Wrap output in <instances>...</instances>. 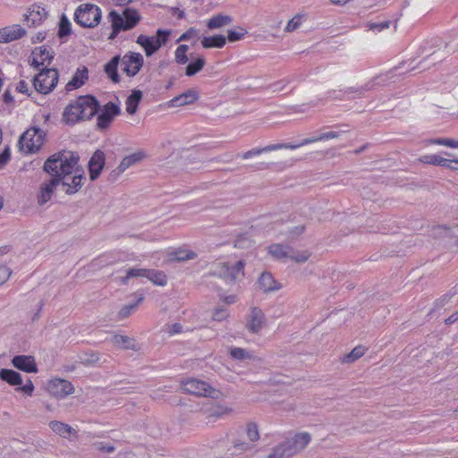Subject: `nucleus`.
<instances>
[{"label":"nucleus","mask_w":458,"mask_h":458,"mask_svg":"<svg viewBox=\"0 0 458 458\" xmlns=\"http://www.w3.org/2000/svg\"><path fill=\"white\" fill-rule=\"evenodd\" d=\"M123 72L129 77H134L140 71L144 64V58L141 54L128 52L120 60Z\"/></svg>","instance_id":"nucleus-11"},{"label":"nucleus","mask_w":458,"mask_h":458,"mask_svg":"<svg viewBox=\"0 0 458 458\" xmlns=\"http://www.w3.org/2000/svg\"><path fill=\"white\" fill-rule=\"evenodd\" d=\"M246 435L250 442H256L259 439L258 425L254 422H249L246 425Z\"/></svg>","instance_id":"nucleus-45"},{"label":"nucleus","mask_w":458,"mask_h":458,"mask_svg":"<svg viewBox=\"0 0 458 458\" xmlns=\"http://www.w3.org/2000/svg\"><path fill=\"white\" fill-rule=\"evenodd\" d=\"M389 26H390V21H381V22H371L369 24V30H377V31H381L385 29H387V28H389Z\"/></svg>","instance_id":"nucleus-57"},{"label":"nucleus","mask_w":458,"mask_h":458,"mask_svg":"<svg viewBox=\"0 0 458 458\" xmlns=\"http://www.w3.org/2000/svg\"><path fill=\"white\" fill-rule=\"evenodd\" d=\"M51 176L52 178L47 182H44L40 186V191L38 196V203L40 206H43L51 199L54 190L60 184V181H62L61 178L56 177V175Z\"/></svg>","instance_id":"nucleus-19"},{"label":"nucleus","mask_w":458,"mask_h":458,"mask_svg":"<svg viewBox=\"0 0 458 458\" xmlns=\"http://www.w3.org/2000/svg\"><path fill=\"white\" fill-rule=\"evenodd\" d=\"M365 350V347L362 345L356 346L351 352L343 357L342 361L346 363L353 362L364 355Z\"/></svg>","instance_id":"nucleus-39"},{"label":"nucleus","mask_w":458,"mask_h":458,"mask_svg":"<svg viewBox=\"0 0 458 458\" xmlns=\"http://www.w3.org/2000/svg\"><path fill=\"white\" fill-rule=\"evenodd\" d=\"M147 269L145 268H130L127 270L126 276L122 278L123 284H127L131 277H145Z\"/></svg>","instance_id":"nucleus-48"},{"label":"nucleus","mask_w":458,"mask_h":458,"mask_svg":"<svg viewBox=\"0 0 458 458\" xmlns=\"http://www.w3.org/2000/svg\"><path fill=\"white\" fill-rule=\"evenodd\" d=\"M49 428L58 436L64 438H68L70 435H76L77 432L70 425L58 420H52L49 422Z\"/></svg>","instance_id":"nucleus-27"},{"label":"nucleus","mask_w":458,"mask_h":458,"mask_svg":"<svg viewBox=\"0 0 458 458\" xmlns=\"http://www.w3.org/2000/svg\"><path fill=\"white\" fill-rule=\"evenodd\" d=\"M247 30L242 27H238L237 30H229L227 31V39L229 42H236L241 40L246 34Z\"/></svg>","instance_id":"nucleus-44"},{"label":"nucleus","mask_w":458,"mask_h":458,"mask_svg":"<svg viewBox=\"0 0 458 458\" xmlns=\"http://www.w3.org/2000/svg\"><path fill=\"white\" fill-rule=\"evenodd\" d=\"M189 47L187 45H180L174 53L175 61L179 64H185L189 61L187 51Z\"/></svg>","instance_id":"nucleus-43"},{"label":"nucleus","mask_w":458,"mask_h":458,"mask_svg":"<svg viewBox=\"0 0 458 458\" xmlns=\"http://www.w3.org/2000/svg\"><path fill=\"white\" fill-rule=\"evenodd\" d=\"M99 360V356L96 352H92L89 354V358L83 360L84 364H92L98 362Z\"/></svg>","instance_id":"nucleus-64"},{"label":"nucleus","mask_w":458,"mask_h":458,"mask_svg":"<svg viewBox=\"0 0 458 458\" xmlns=\"http://www.w3.org/2000/svg\"><path fill=\"white\" fill-rule=\"evenodd\" d=\"M16 391L23 392L27 395L31 396L34 392V385L30 379H28L27 383L21 386H19V387H16Z\"/></svg>","instance_id":"nucleus-55"},{"label":"nucleus","mask_w":458,"mask_h":458,"mask_svg":"<svg viewBox=\"0 0 458 458\" xmlns=\"http://www.w3.org/2000/svg\"><path fill=\"white\" fill-rule=\"evenodd\" d=\"M226 43V38L223 35H213L204 37L201 40V45L204 48H222Z\"/></svg>","instance_id":"nucleus-34"},{"label":"nucleus","mask_w":458,"mask_h":458,"mask_svg":"<svg viewBox=\"0 0 458 458\" xmlns=\"http://www.w3.org/2000/svg\"><path fill=\"white\" fill-rule=\"evenodd\" d=\"M199 99V93L197 90L191 89H187L183 93L174 97L168 102V106H182L191 105Z\"/></svg>","instance_id":"nucleus-21"},{"label":"nucleus","mask_w":458,"mask_h":458,"mask_svg":"<svg viewBox=\"0 0 458 458\" xmlns=\"http://www.w3.org/2000/svg\"><path fill=\"white\" fill-rule=\"evenodd\" d=\"M432 143L458 148V140L453 139L438 138L431 140Z\"/></svg>","instance_id":"nucleus-51"},{"label":"nucleus","mask_w":458,"mask_h":458,"mask_svg":"<svg viewBox=\"0 0 458 458\" xmlns=\"http://www.w3.org/2000/svg\"><path fill=\"white\" fill-rule=\"evenodd\" d=\"M112 342L114 345L120 346L126 350L135 349L134 339L126 335H114L112 338Z\"/></svg>","instance_id":"nucleus-37"},{"label":"nucleus","mask_w":458,"mask_h":458,"mask_svg":"<svg viewBox=\"0 0 458 458\" xmlns=\"http://www.w3.org/2000/svg\"><path fill=\"white\" fill-rule=\"evenodd\" d=\"M54 58V55L49 53L46 47H37L32 51V63L31 65L36 69L40 66L49 64Z\"/></svg>","instance_id":"nucleus-22"},{"label":"nucleus","mask_w":458,"mask_h":458,"mask_svg":"<svg viewBox=\"0 0 458 458\" xmlns=\"http://www.w3.org/2000/svg\"><path fill=\"white\" fill-rule=\"evenodd\" d=\"M259 285L265 293L275 292L281 289V284L267 272L261 274L259 278Z\"/></svg>","instance_id":"nucleus-25"},{"label":"nucleus","mask_w":458,"mask_h":458,"mask_svg":"<svg viewBox=\"0 0 458 458\" xmlns=\"http://www.w3.org/2000/svg\"><path fill=\"white\" fill-rule=\"evenodd\" d=\"M112 32L108 39L114 40L121 31L131 30L137 26L141 16L137 9L126 7L122 13L112 10L108 13Z\"/></svg>","instance_id":"nucleus-3"},{"label":"nucleus","mask_w":458,"mask_h":458,"mask_svg":"<svg viewBox=\"0 0 458 458\" xmlns=\"http://www.w3.org/2000/svg\"><path fill=\"white\" fill-rule=\"evenodd\" d=\"M421 163L439 165V166H450L452 164H458V159H447L438 155H426L419 158Z\"/></svg>","instance_id":"nucleus-26"},{"label":"nucleus","mask_w":458,"mask_h":458,"mask_svg":"<svg viewBox=\"0 0 458 458\" xmlns=\"http://www.w3.org/2000/svg\"><path fill=\"white\" fill-rule=\"evenodd\" d=\"M454 230L458 232V225H456L453 229L445 225H438L436 228H434V235L440 237H452L454 235V233H453Z\"/></svg>","instance_id":"nucleus-46"},{"label":"nucleus","mask_w":458,"mask_h":458,"mask_svg":"<svg viewBox=\"0 0 458 458\" xmlns=\"http://www.w3.org/2000/svg\"><path fill=\"white\" fill-rule=\"evenodd\" d=\"M72 32L71 22L68 18L63 14L59 22L58 36L64 38L69 36Z\"/></svg>","instance_id":"nucleus-42"},{"label":"nucleus","mask_w":458,"mask_h":458,"mask_svg":"<svg viewBox=\"0 0 458 458\" xmlns=\"http://www.w3.org/2000/svg\"><path fill=\"white\" fill-rule=\"evenodd\" d=\"M13 366L27 373H37L35 358L31 355H16L11 360Z\"/></svg>","instance_id":"nucleus-18"},{"label":"nucleus","mask_w":458,"mask_h":458,"mask_svg":"<svg viewBox=\"0 0 458 458\" xmlns=\"http://www.w3.org/2000/svg\"><path fill=\"white\" fill-rule=\"evenodd\" d=\"M142 98V92L140 89H133L131 94L125 101L126 112L129 114H134L137 112L138 106Z\"/></svg>","instance_id":"nucleus-31"},{"label":"nucleus","mask_w":458,"mask_h":458,"mask_svg":"<svg viewBox=\"0 0 458 458\" xmlns=\"http://www.w3.org/2000/svg\"><path fill=\"white\" fill-rule=\"evenodd\" d=\"M26 35V30L20 24L0 29V43H8L21 38Z\"/></svg>","instance_id":"nucleus-20"},{"label":"nucleus","mask_w":458,"mask_h":458,"mask_svg":"<svg viewBox=\"0 0 458 458\" xmlns=\"http://www.w3.org/2000/svg\"><path fill=\"white\" fill-rule=\"evenodd\" d=\"M451 298H452V295L445 294L444 296H442L440 299H438L436 301V307H437V308L444 307L450 301Z\"/></svg>","instance_id":"nucleus-62"},{"label":"nucleus","mask_w":458,"mask_h":458,"mask_svg":"<svg viewBox=\"0 0 458 458\" xmlns=\"http://www.w3.org/2000/svg\"><path fill=\"white\" fill-rule=\"evenodd\" d=\"M302 16L300 14L294 15L287 23L285 31L292 32L297 30L301 24Z\"/></svg>","instance_id":"nucleus-50"},{"label":"nucleus","mask_w":458,"mask_h":458,"mask_svg":"<svg viewBox=\"0 0 458 458\" xmlns=\"http://www.w3.org/2000/svg\"><path fill=\"white\" fill-rule=\"evenodd\" d=\"M347 131H349L348 130H342V131H331L321 133L318 136L306 138V139L302 140L301 142L296 143V144H293V143H278V144L267 145V146H266L264 148H252L250 150H248V151L244 152L242 154V157L243 159H249V158H250L252 157L260 155L262 153H266V152H269V151H274V150H278V149H282V148L295 149V148H301L302 146H305V145H308V144H310V143H314V142H317V141L325 140H331V139H337L342 134H344V133H345Z\"/></svg>","instance_id":"nucleus-2"},{"label":"nucleus","mask_w":458,"mask_h":458,"mask_svg":"<svg viewBox=\"0 0 458 458\" xmlns=\"http://www.w3.org/2000/svg\"><path fill=\"white\" fill-rule=\"evenodd\" d=\"M173 256L174 260L186 261L195 259L197 254L194 251L177 250L173 254Z\"/></svg>","instance_id":"nucleus-49"},{"label":"nucleus","mask_w":458,"mask_h":458,"mask_svg":"<svg viewBox=\"0 0 458 458\" xmlns=\"http://www.w3.org/2000/svg\"><path fill=\"white\" fill-rule=\"evenodd\" d=\"M288 250H289L288 247H284L281 244H272L268 248L269 253L276 259L288 258V255H289Z\"/></svg>","instance_id":"nucleus-41"},{"label":"nucleus","mask_w":458,"mask_h":458,"mask_svg":"<svg viewBox=\"0 0 458 458\" xmlns=\"http://www.w3.org/2000/svg\"><path fill=\"white\" fill-rule=\"evenodd\" d=\"M12 271L6 266H0V285L4 284L10 277Z\"/></svg>","instance_id":"nucleus-56"},{"label":"nucleus","mask_w":458,"mask_h":458,"mask_svg":"<svg viewBox=\"0 0 458 458\" xmlns=\"http://www.w3.org/2000/svg\"><path fill=\"white\" fill-rule=\"evenodd\" d=\"M121 113L120 106L114 103V102H108L106 103L102 110L101 113L98 114L97 119V127L98 130H105L110 126L112 122L114 121V118L118 115Z\"/></svg>","instance_id":"nucleus-12"},{"label":"nucleus","mask_w":458,"mask_h":458,"mask_svg":"<svg viewBox=\"0 0 458 458\" xmlns=\"http://www.w3.org/2000/svg\"><path fill=\"white\" fill-rule=\"evenodd\" d=\"M206 64L204 57H198L194 62L189 64L185 68V74L189 77L194 76L200 72Z\"/></svg>","instance_id":"nucleus-38"},{"label":"nucleus","mask_w":458,"mask_h":458,"mask_svg":"<svg viewBox=\"0 0 458 458\" xmlns=\"http://www.w3.org/2000/svg\"><path fill=\"white\" fill-rule=\"evenodd\" d=\"M267 319L263 310L258 307L250 309L246 318V328L251 334H259L266 326Z\"/></svg>","instance_id":"nucleus-13"},{"label":"nucleus","mask_w":458,"mask_h":458,"mask_svg":"<svg viewBox=\"0 0 458 458\" xmlns=\"http://www.w3.org/2000/svg\"><path fill=\"white\" fill-rule=\"evenodd\" d=\"M145 155L143 152H136L131 155L126 156L123 158L119 165L114 169L109 176L108 181L114 182L117 180V178L130 166L139 163L144 158Z\"/></svg>","instance_id":"nucleus-16"},{"label":"nucleus","mask_w":458,"mask_h":458,"mask_svg":"<svg viewBox=\"0 0 458 458\" xmlns=\"http://www.w3.org/2000/svg\"><path fill=\"white\" fill-rule=\"evenodd\" d=\"M106 162L105 153L98 149L91 156L88 166L89 172V179L95 181L100 175Z\"/></svg>","instance_id":"nucleus-17"},{"label":"nucleus","mask_w":458,"mask_h":458,"mask_svg":"<svg viewBox=\"0 0 458 458\" xmlns=\"http://www.w3.org/2000/svg\"><path fill=\"white\" fill-rule=\"evenodd\" d=\"M198 36V30L194 28H190L187 30L184 33H182L180 38H178V41H185L189 40L191 38Z\"/></svg>","instance_id":"nucleus-58"},{"label":"nucleus","mask_w":458,"mask_h":458,"mask_svg":"<svg viewBox=\"0 0 458 458\" xmlns=\"http://www.w3.org/2000/svg\"><path fill=\"white\" fill-rule=\"evenodd\" d=\"M170 32L167 30H158L157 31V37H148L140 34L137 38V44L140 45L147 56L152 55L157 52L162 45H165L168 39Z\"/></svg>","instance_id":"nucleus-8"},{"label":"nucleus","mask_w":458,"mask_h":458,"mask_svg":"<svg viewBox=\"0 0 458 458\" xmlns=\"http://www.w3.org/2000/svg\"><path fill=\"white\" fill-rule=\"evenodd\" d=\"M89 79V70L86 66L78 68L76 72L73 74L72 80L66 84L65 89L72 91L79 89L85 84Z\"/></svg>","instance_id":"nucleus-23"},{"label":"nucleus","mask_w":458,"mask_h":458,"mask_svg":"<svg viewBox=\"0 0 458 458\" xmlns=\"http://www.w3.org/2000/svg\"><path fill=\"white\" fill-rule=\"evenodd\" d=\"M11 153L8 148L0 153V168H2L10 159Z\"/></svg>","instance_id":"nucleus-60"},{"label":"nucleus","mask_w":458,"mask_h":458,"mask_svg":"<svg viewBox=\"0 0 458 458\" xmlns=\"http://www.w3.org/2000/svg\"><path fill=\"white\" fill-rule=\"evenodd\" d=\"M58 71L55 68H43L34 78L33 86L41 94H48L58 82Z\"/></svg>","instance_id":"nucleus-6"},{"label":"nucleus","mask_w":458,"mask_h":458,"mask_svg":"<svg viewBox=\"0 0 458 458\" xmlns=\"http://www.w3.org/2000/svg\"><path fill=\"white\" fill-rule=\"evenodd\" d=\"M233 447L238 450L240 453L250 451L253 448V445L251 443H247L242 440H236L233 443Z\"/></svg>","instance_id":"nucleus-54"},{"label":"nucleus","mask_w":458,"mask_h":458,"mask_svg":"<svg viewBox=\"0 0 458 458\" xmlns=\"http://www.w3.org/2000/svg\"><path fill=\"white\" fill-rule=\"evenodd\" d=\"M229 354L233 360L240 361L255 360L256 358L252 351L235 346L229 349Z\"/></svg>","instance_id":"nucleus-33"},{"label":"nucleus","mask_w":458,"mask_h":458,"mask_svg":"<svg viewBox=\"0 0 458 458\" xmlns=\"http://www.w3.org/2000/svg\"><path fill=\"white\" fill-rule=\"evenodd\" d=\"M244 262L242 260L237 261L233 267L228 263L217 264L210 275L218 276L230 283L235 282L240 276H244Z\"/></svg>","instance_id":"nucleus-9"},{"label":"nucleus","mask_w":458,"mask_h":458,"mask_svg":"<svg viewBox=\"0 0 458 458\" xmlns=\"http://www.w3.org/2000/svg\"><path fill=\"white\" fill-rule=\"evenodd\" d=\"M47 391L56 398H64L74 392L73 385L65 379L55 378L48 382Z\"/></svg>","instance_id":"nucleus-14"},{"label":"nucleus","mask_w":458,"mask_h":458,"mask_svg":"<svg viewBox=\"0 0 458 458\" xmlns=\"http://www.w3.org/2000/svg\"><path fill=\"white\" fill-rule=\"evenodd\" d=\"M44 131L37 127H31L24 131L19 140L21 148L27 153L37 152L44 142Z\"/></svg>","instance_id":"nucleus-7"},{"label":"nucleus","mask_w":458,"mask_h":458,"mask_svg":"<svg viewBox=\"0 0 458 458\" xmlns=\"http://www.w3.org/2000/svg\"><path fill=\"white\" fill-rule=\"evenodd\" d=\"M232 21L233 18L230 15L218 13L214 15L208 21L207 27L209 30L219 29L224 26L229 25L230 23H232Z\"/></svg>","instance_id":"nucleus-32"},{"label":"nucleus","mask_w":458,"mask_h":458,"mask_svg":"<svg viewBox=\"0 0 458 458\" xmlns=\"http://www.w3.org/2000/svg\"><path fill=\"white\" fill-rule=\"evenodd\" d=\"M120 60V55H114L108 63L105 64L104 67L105 72L114 83H118L120 81V76L117 72Z\"/></svg>","instance_id":"nucleus-29"},{"label":"nucleus","mask_w":458,"mask_h":458,"mask_svg":"<svg viewBox=\"0 0 458 458\" xmlns=\"http://www.w3.org/2000/svg\"><path fill=\"white\" fill-rule=\"evenodd\" d=\"M310 440L311 436L308 432L298 433L273 447L267 458H290L302 451Z\"/></svg>","instance_id":"nucleus-4"},{"label":"nucleus","mask_w":458,"mask_h":458,"mask_svg":"<svg viewBox=\"0 0 458 458\" xmlns=\"http://www.w3.org/2000/svg\"><path fill=\"white\" fill-rule=\"evenodd\" d=\"M372 86L370 85V83H367L361 87H349L344 89V94L355 93L358 95H361L364 92L370 90Z\"/></svg>","instance_id":"nucleus-52"},{"label":"nucleus","mask_w":458,"mask_h":458,"mask_svg":"<svg viewBox=\"0 0 458 458\" xmlns=\"http://www.w3.org/2000/svg\"><path fill=\"white\" fill-rule=\"evenodd\" d=\"M233 409L224 405H215L206 411V418L208 422H214L224 415L229 414Z\"/></svg>","instance_id":"nucleus-30"},{"label":"nucleus","mask_w":458,"mask_h":458,"mask_svg":"<svg viewBox=\"0 0 458 458\" xmlns=\"http://www.w3.org/2000/svg\"><path fill=\"white\" fill-rule=\"evenodd\" d=\"M71 108H79L85 120L91 119L99 109V102L91 95L80 96L69 104Z\"/></svg>","instance_id":"nucleus-10"},{"label":"nucleus","mask_w":458,"mask_h":458,"mask_svg":"<svg viewBox=\"0 0 458 458\" xmlns=\"http://www.w3.org/2000/svg\"><path fill=\"white\" fill-rule=\"evenodd\" d=\"M78 153L63 150L51 155L44 163L43 170L61 178L60 184L68 195L77 193L86 180L83 168L79 165Z\"/></svg>","instance_id":"nucleus-1"},{"label":"nucleus","mask_w":458,"mask_h":458,"mask_svg":"<svg viewBox=\"0 0 458 458\" xmlns=\"http://www.w3.org/2000/svg\"><path fill=\"white\" fill-rule=\"evenodd\" d=\"M310 257V252L308 250L304 251H291L289 252L288 258L297 263H304Z\"/></svg>","instance_id":"nucleus-47"},{"label":"nucleus","mask_w":458,"mask_h":458,"mask_svg":"<svg viewBox=\"0 0 458 458\" xmlns=\"http://www.w3.org/2000/svg\"><path fill=\"white\" fill-rule=\"evenodd\" d=\"M16 90L21 92V93H23V94H28L29 93V84L21 80L18 82L17 86H16Z\"/></svg>","instance_id":"nucleus-61"},{"label":"nucleus","mask_w":458,"mask_h":458,"mask_svg":"<svg viewBox=\"0 0 458 458\" xmlns=\"http://www.w3.org/2000/svg\"><path fill=\"white\" fill-rule=\"evenodd\" d=\"M228 317V311L227 309L225 307H218L216 308L212 315V318L215 321H223L226 319Z\"/></svg>","instance_id":"nucleus-53"},{"label":"nucleus","mask_w":458,"mask_h":458,"mask_svg":"<svg viewBox=\"0 0 458 458\" xmlns=\"http://www.w3.org/2000/svg\"><path fill=\"white\" fill-rule=\"evenodd\" d=\"M0 379L6 382L10 386L17 387L22 384V377L21 374L13 369H0Z\"/></svg>","instance_id":"nucleus-28"},{"label":"nucleus","mask_w":458,"mask_h":458,"mask_svg":"<svg viewBox=\"0 0 458 458\" xmlns=\"http://www.w3.org/2000/svg\"><path fill=\"white\" fill-rule=\"evenodd\" d=\"M47 17L45 8L40 5H32L29 8L28 13L24 15V21L31 26L38 25L44 18Z\"/></svg>","instance_id":"nucleus-24"},{"label":"nucleus","mask_w":458,"mask_h":458,"mask_svg":"<svg viewBox=\"0 0 458 458\" xmlns=\"http://www.w3.org/2000/svg\"><path fill=\"white\" fill-rule=\"evenodd\" d=\"M63 120L68 124H75L81 120H85L82 114H80L79 108H71L69 110V105L64 108L63 113Z\"/></svg>","instance_id":"nucleus-36"},{"label":"nucleus","mask_w":458,"mask_h":458,"mask_svg":"<svg viewBox=\"0 0 458 458\" xmlns=\"http://www.w3.org/2000/svg\"><path fill=\"white\" fill-rule=\"evenodd\" d=\"M144 300V297L142 294H140L138 296L137 301L134 303L124 305L118 312V318L120 319H123L128 318L132 310Z\"/></svg>","instance_id":"nucleus-40"},{"label":"nucleus","mask_w":458,"mask_h":458,"mask_svg":"<svg viewBox=\"0 0 458 458\" xmlns=\"http://www.w3.org/2000/svg\"><path fill=\"white\" fill-rule=\"evenodd\" d=\"M73 19L82 28H95L101 21L102 11L94 4H81L76 8Z\"/></svg>","instance_id":"nucleus-5"},{"label":"nucleus","mask_w":458,"mask_h":458,"mask_svg":"<svg viewBox=\"0 0 458 458\" xmlns=\"http://www.w3.org/2000/svg\"><path fill=\"white\" fill-rule=\"evenodd\" d=\"M145 277L156 285L164 286L167 284V277L163 271L147 269Z\"/></svg>","instance_id":"nucleus-35"},{"label":"nucleus","mask_w":458,"mask_h":458,"mask_svg":"<svg viewBox=\"0 0 458 458\" xmlns=\"http://www.w3.org/2000/svg\"><path fill=\"white\" fill-rule=\"evenodd\" d=\"M97 446L99 451H102L104 453L111 454L114 451V445H104L103 443H98Z\"/></svg>","instance_id":"nucleus-63"},{"label":"nucleus","mask_w":458,"mask_h":458,"mask_svg":"<svg viewBox=\"0 0 458 458\" xmlns=\"http://www.w3.org/2000/svg\"><path fill=\"white\" fill-rule=\"evenodd\" d=\"M182 331V326L180 323H174L167 326V334L170 335L179 334Z\"/></svg>","instance_id":"nucleus-59"},{"label":"nucleus","mask_w":458,"mask_h":458,"mask_svg":"<svg viewBox=\"0 0 458 458\" xmlns=\"http://www.w3.org/2000/svg\"><path fill=\"white\" fill-rule=\"evenodd\" d=\"M183 389L189 394L199 396H211L216 392L207 382L196 378H191L184 382Z\"/></svg>","instance_id":"nucleus-15"}]
</instances>
